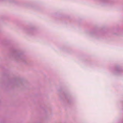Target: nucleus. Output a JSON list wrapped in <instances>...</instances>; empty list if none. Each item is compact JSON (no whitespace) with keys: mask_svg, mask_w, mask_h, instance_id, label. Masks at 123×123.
<instances>
[{"mask_svg":"<svg viewBox=\"0 0 123 123\" xmlns=\"http://www.w3.org/2000/svg\"><path fill=\"white\" fill-rule=\"evenodd\" d=\"M120 69L119 68H117L115 70V73L116 74H118L120 72Z\"/></svg>","mask_w":123,"mask_h":123,"instance_id":"nucleus-1","label":"nucleus"}]
</instances>
